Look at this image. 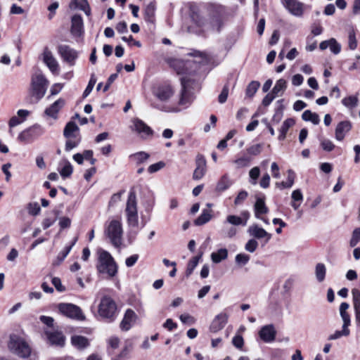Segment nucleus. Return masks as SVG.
Wrapping results in <instances>:
<instances>
[{
  "label": "nucleus",
  "mask_w": 360,
  "mask_h": 360,
  "mask_svg": "<svg viewBox=\"0 0 360 360\" xmlns=\"http://www.w3.org/2000/svg\"><path fill=\"white\" fill-rule=\"evenodd\" d=\"M357 40L354 30H351L348 33V47L350 50H355L357 48Z\"/></svg>",
  "instance_id": "864d4df0"
},
{
  "label": "nucleus",
  "mask_w": 360,
  "mask_h": 360,
  "mask_svg": "<svg viewBox=\"0 0 360 360\" xmlns=\"http://www.w3.org/2000/svg\"><path fill=\"white\" fill-rule=\"evenodd\" d=\"M259 336L262 341L270 343L275 340L276 330L273 324L264 326L259 331Z\"/></svg>",
  "instance_id": "2eb2a0df"
},
{
  "label": "nucleus",
  "mask_w": 360,
  "mask_h": 360,
  "mask_svg": "<svg viewBox=\"0 0 360 360\" xmlns=\"http://www.w3.org/2000/svg\"><path fill=\"white\" fill-rule=\"evenodd\" d=\"M129 158L137 165L146 162L149 158V154L146 152H138L129 155Z\"/></svg>",
  "instance_id": "c9c22d12"
},
{
  "label": "nucleus",
  "mask_w": 360,
  "mask_h": 360,
  "mask_svg": "<svg viewBox=\"0 0 360 360\" xmlns=\"http://www.w3.org/2000/svg\"><path fill=\"white\" fill-rule=\"evenodd\" d=\"M8 348L11 352L20 358L29 357L32 352L30 345L25 340L15 334L10 335Z\"/></svg>",
  "instance_id": "7ed1b4c3"
},
{
  "label": "nucleus",
  "mask_w": 360,
  "mask_h": 360,
  "mask_svg": "<svg viewBox=\"0 0 360 360\" xmlns=\"http://www.w3.org/2000/svg\"><path fill=\"white\" fill-rule=\"evenodd\" d=\"M294 124H295V121L293 119H291V118L287 119L283 122V123L279 130L280 131V134L278 136L279 140L281 141L285 138L286 134H287L289 128L291 127L292 126H293Z\"/></svg>",
  "instance_id": "f704fd0d"
},
{
  "label": "nucleus",
  "mask_w": 360,
  "mask_h": 360,
  "mask_svg": "<svg viewBox=\"0 0 360 360\" xmlns=\"http://www.w3.org/2000/svg\"><path fill=\"white\" fill-rule=\"evenodd\" d=\"M252 161V158L248 155H243L234 160L238 168L248 167Z\"/></svg>",
  "instance_id": "a18cd8bd"
},
{
  "label": "nucleus",
  "mask_w": 360,
  "mask_h": 360,
  "mask_svg": "<svg viewBox=\"0 0 360 360\" xmlns=\"http://www.w3.org/2000/svg\"><path fill=\"white\" fill-rule=\"evenodd\" d=\"M228 257V251L226 248L219 249L216 252H212L211 255V259L214 263H219L224 259H226Z\"/></svg>",
  "instance_id": "e433bc0d"
},
{
  "label": "nucleus",
  "mask_w": 360,
  "mask_h": 360,
  "mask_svg": "<svg viewBox=\"0 0 360 360\" xmlns=\"http://www.w3.org/2000/svg\"><path fill=\"white\" fill-rule=\"evenodd\" d=\"M329 48L334 54H338L341 51L340 44L334 38L330 39Z\"/></svg>",
  "instance_id": "680f3d73"
},
{
  "label": "nucleus",
  "mask_w": 360,
  "mask_h": 360,
  "mask_svg": "<svg viewBox=\"0 0 360 360\" xmlns=\"http://www.w3.org/2000/svg\"><path fill=\"white\" fill-rule=\"evenodd\" d=\"M258 247V243L255 239L249 240L245 244V249L249 252H254Z\"/></svg>",
  "instance_id": "0e129e2a"
},
{
  "label": "nucleus",
  "mask_w": 360,
  "mask_h": 360,
  "mask_svg": "<svg viewBox=\"0 0 360 360\" xmlns=\"http://www.w3.org/2000/svg\"><path fill=\"white\" fill-rule=\"evenodd\" d=\"M137 316L135 312L130 309H128L124 315V318L120 323V328L122 330H129L132 325L135 323Z\"/></svg>",
  "instance_id": "412c9836"
},
{
  "label": "nucleus",
  "mask_w": 360,
  "mask_h": 360,
  "mask_svg": "<svg viewBox=\"0 0 360 360\" xmlns=\"http://www.w3.org/2000/svg\"><path fill=\"white\" fill-rule=\"evenodd\" d=\"M212 210L204 209L201 214L194 221L196 226H201L207 223L212 219Z\"/></svg>",
  "instance_id": "7c9ffc66"
},
{
  "label": "nucleus",
  "mask_w": 360,
  "mask_h": 360,
  "mask_svg": "<svg viewBox=\"0 0 360 360\" xmlns=\"http://www.w3.org/2000/svg\"><path fill=\"white\" fill-rule=\"evenodd\" d=\"M165 166V162L160 161L157 163L153 164L150 165L148 168V172L150 174L155 173L161 169H162Z\"/></svg>",
  "instance_id": "69168bd1"
},
{
  "label": "nucleus",
  "mask_w": 360,
  "mask_h": 360,
  "mask_svg": "<svg viewBox=\"0 0 360 360\" xmlns=\"http://www.w3.org/2000/svg\"><path fill=\"white\" fill-rule=\"evenodd\" d=\"M58 309L59 312L70 319H76L78 321L85 320L81 308L75 304L71 303H60L58 304Z\"/></svg>",
  "instance_id": "6e6552de"
},
{
  "label": "nucleus",
  "mask_w": 360,
  "mask_h": 360,
  "mask_svg": "<svg viewBox=\"0 0 360 360\" xmlns=\"http://www.w3.org/2000/svg\"><path fill=\"white\" fill-rule=\"evenodd\" d=\"M66 139L67 141L65 142V150L67 152H69L73 148L77 147L81 141L80 136L69 137Z\"/></svg>",
  "instance_id": "a19ab883"
},
{
  "label": "nucleus",
  "mask_w": 360,
  "mask_h": 360,
  "mask_svg": "<svg viewBox=\"0 0 360 360\" xmlns=\"http://www.w3.org/2000/svg\"><path fill=\"white\" fill-rule=\"evenodd\" d=\"M46 337L53 345L63 347L65 342V338L61 332L59 331H46Z\"/></svg>",
  "instance_id": "4be33fe9"
},
{
  "label": "nucleus",
  "mask_w": 360,
  "mask_h": 360,
  "mask_svg": "<svg viewBox=\"0 0 360 360\" xmlns=\"http://www.w3.org/2000/svg\"><path fill=\"white\" fill-rule=\"evenodd\" d=\"M153 94L160 102H167L174 95V90L169 85H162L155 88Z\"/></svg>",
  "instance_id": "4468645a"
},
{
  "label": "nucleus",
  "mask_w": 360,
  "mask_h": 360,
  "mask_svg": "<svg viewBox=\"0 0 360 360\" xmlns=\"http://www.w3.org/2000/svg\"><path fill=\"white\" fill-rule=\"evenodd\" d=\"M319 140L320 141L321 147L325 151L330 152L335 147V144L330 139L319 137Z\"/></svg>",
  "instance_id": "49530a36"
},
{
  "label": "nucleus",
  "mask_w": 360,
  "mask_h": 360,
  "mask_svg": "<svg viewBox=\"0 0 360 360\" xmlns=\"http://www.w3.org/2000/svg\"><path fill=\"white\" fill-rule=\"evenodd\" d=\"M79 127L74 122H69L65 127L63 135L65 138L80 136Z\"/></svg>",
  "instance_id": "bb28decb"
},
{
  "label": "nucleus",
  "mask_w": 360,
  "mask_h": 360,
  "mask_svg": "<svg viewBox=\"0 0 360 360\" xmlns=\"http://www.w3.org/2000/svg\"><path fill=\"white\" fill-rule=\"evenodd\" d=\"M155 6L153 3L147 5L145 9V19L148 22H152L155 15Z\"/></svg>",
  "instance_id": "8fccbe9b"
},
{
  "label": "nucleus",
  "mask_w": 360,
  "mask_h": 360,
  "mask_svg": "<svg viewBox=\"0 0 360 360\" xmlns=\"http://www.w3.org/2000/svg\"><path fill=\"white\" fill-rule=\"evenodd\" d=\"M98 313L102 319L107 321H113L117 315V304L110 297L104 296L101 300Z\"/></svg>",
  "instance_id": "423d86ee"
},
{
  "label": "nucleus",
  "mask_w": 360,
  "mask_h": 360,
  "mask_svg": "<svg viewBox=\"0 0 360 360\" xmlns=\"http://www.w3.org/2000/svg\"><path fill=\"white\" fill-rule=\"evenodd\" d=\"M228 315L225 313H220L217 315L211 323L210 330L212 333L221 330L226 324Z\"/></svg>",
  "instance_id": "6ab92c4d"
},
{
  "label": "nucleus",
  "mask_w": 360,
  "mask_h": 360,
  "mask_svg": "<svg viewBox=\"0 0 360 360\" xmlns=\"http://www.w3.org/2000/svg\"><path fill=\"white\" fill-rule=\"evenodd\" d=\"M27 210L30 214L36 216L40 212L41 208L37 202H30L28 204Z\"/></svg>",
  "instance_id": "6e6d98bb"
},
{
  "label": "nucleus",
  "mask_w": 360,
  "mask_h": 360,
  "mask_svg": "<svg viewBox=\"0 0 360 360\" xmlns=\"http://www.w3.org/2000/svg\"><path fill=\"white\" fill-rule=\"evenodd\" d=\"M124 211L128 226L137 227L139 225L137 200L136 193L134 191H130L128 194Z\"/></svg>",
  "instance_id": "39448f33"
},
{
  "label": "nucleus",
  "mask_w": 360,
  "mask_h": 360,
  "mask_svg": "<svg viewBox=\"0 0 360 360\" xmlns=\"http://www.w3.org/2000/svg\"><path fill=\"white\" fill-rule=\"evenodd\" d=\"M260 174V169L258 167H254L249 172L250 183L252 185H256L257 179Z\"/></svg>",
  "instance_id": "5fc2aeb1"
},
{
  "label": "nucleus",
  "mask_w": 360,
  "mask_h": 360,
  "mask_svg": "<svg viewBox=\"0 0 360 360\" xmlns=\"http://www.w3.org/2000/svg\"><path fill=\"white\" fill-rule=\"evenodd\" d=\"M187 80L185 77H182L181 79V98L179 99V103L181 105L187 106L188 103H190V99L188 96L187 92H186V88H187Z\"/></svg>",
  "instance_id": "c756f323"
},
{
  "label": "nucleus",
  "mask_w": 360,
  "mask_h": 360,
  "mask_svg": "<svg viewBox=\"0 0 360 360\" xmlns=\"http://www.w3.org/2000/svg\"><path fill=\"white\" fill-rule=\"evenodd\" d=\"M302 117L304 121L311 122L314 124H318L320 122L318 114L312 112L309 110H305L302 113Z\"/></svg>",
  "instance_id": "4c0bfd02"
},
{
  "label": "nucleus",
  "mask_w": 360,
  "mask_h": 360,
  "mask_svg": "<svg viewBox=\"0 0 360 360\" xmlns=\"http://www.w3.org/2000/svg\"><path fill=\"white\" fill-rule=\"evenodd\" d=\"M44 133V130L40 125L34 124L21 131L18 136V140L23 143H29Z\"/></svg>",
  "instance_id": "9d476101"
},
{
  "label": "nucleus",
  "mask_w": 360,
  "mask_h": 360,
  "mask_svg": "<svg viewBox=\"0 0 360 360\" xmlns=\"http://www.w3.org/2000/svg\"><path fill=\"white\" fill-rule=\"evenodd\" d=\"M105 235L109 238L111 243L116 248H119L122 241L123 229L120 220L112 219L106 224Z\"/></svg>",
  "instance_id": "20e7f679"
},
{
  "label": "nucleus",
  "mask_w": 360,
  "mask_h": 360,
  "mask_svg": "<svg viewBox=\"0 0 360 360\" xmlns=\"http://www.w3.org/2000/svg\"><path fill=\"white\" fill-rule=\"evenodd\" d=\"M260 84L257 81H252L246 89V95L249 97H252L257 89H259Z\"/></svg>",
  "instance_id": "603ef678"
},
{
  "label": "nucleus",
  "mask_w": 360,
  "mask_h": 360,
  "mask_svg": "<svg viewBox=\"0 0 360 360\" xmlns=\"http://www.w3.org/2000/svg\"><path fill=\"white\" fill-rule=\"evenodd\" d=\"M194 58L192 60H181L175 58H167L166 63L178 75L190 74L195 72L198 67L206 65L210 61V57L204 52L194 51L188 53Z\"/></svg>",
  "instance_id": "f257e3e1"
},
{
  "label": "nucleus",
  "mask_w": 360,
  "mask_h": 360,
  "mask_svg": "<svg viewBox=\"0 0 360 360\" xmlns=\"http://www.w3.org/2000/svg\"><path fill=\"white\" fill-rule=\"evenodd\" d=\"M76 242L77 238H75L70 245L65 246L64 249L59 252L57 258L60 262H62L65 259V258L71 251L72 247L75 245Z\"/></svg>",
  "instance_id": "3c124183"
},
{
  "label": "nucleus",
  "mask_w": 360,
  "mask_h": 360,
  "mask_svg": "<svg viewBox=\"0 0 360 360\" xmlns=\"http://www.w3.org/2000/svg\"><path fill=\"white\" fill-rule=\"evenodd\" d=\"M98 262L96 269L98 274L104 276L105 278H113L118 272V266L112 255L106 250L98 251Z\"/></svg>",
  "instance_id": "f03ea898"
},
{
  "label": "nucleus",
  "mask_w": 360,
  "mask_h": 360,
  "mask_svg": "<svg viewBox=\"0 0 360 360\" xmlns=\"http://www.w3.org/2000/svg\"><path fill=\"white\" fill-rule=\"evenodd\" d=\"M352 125L349 121H342L338 123L335 131L336 140L340 141H342L346 134L350 131Z\"/></svg>",
  "instance_id": "5701e85b"
},
{
  "label": "nucleus",
  "mask_w": 360,
  "mask_h": 360,
  "mask_svg": "<svg viewBox=\"0 0 360 360\" xmlns=\"http://www.w3.org/2000/svg\"><path fill=\"white\" fill-rule=\"evenodd\" d=\"M120 345V339L117 337H110L108 340V352L112 354Z\"/></svg>",
  "instance_id": "09e8293b"
},
{
  "label": "nucleus",
  "mask_w": 360,
  "mask_h": 360,
  "mask_svg": "<svg viewBox=\"0 0 360 360\" xmlns=\"http://www.w3.org/2000/svg\"><path fill=\"white\" fill-rule=\"evenodd\" d=\"M255 216L257 219L262 220L266 224H269V221L266 218L262 217V214L269 212L268 207L265 205L264 198H258L254 205Z\"/></svg>",
  "instance_id": "f3484780"
},
{
  "label": "nucleus",
  "mask_w": 360,
  "mask_h": 360,
  "mask_svg": "<svg viewBox=\"0 0 360 360\" xmlns=\"http://www.w3.org/2000/svg\"><path fill=\"white\" fill-rule=\"evenodd\" d=\"M206 172V160L205 158L198 155L196 158V167L193 174V179L195 180L201 179Z\"/></svg>",
  "instance_id": "aec40b11"
},
{
  "label": "nucleus",
  "mask_w": 360,
  "mask_h": 360,
  "mask_svg": "<svg viewBox=\"0 0 360 360\" xmlns=\"http://www.w3.org/2000/svg\"><path fill=\"white\" fill-rule=\"evenodd\" d=\"M287 88V82L284 79L276 81L271 93L276 96H281Z\"/></svg>",
  "instance_id": "c85d7f7f"
},
{
  "label": "nucleus",
  "mask_w": 360,
  "mask_h": 360,
  "mask_svg": "<svg viewBox=\"0 0 360 360\" xmlns=\"http://www.w3.org/2000/svg\"><path fill=\"white\" fill-rule=\"evenodd\" d=\"M191 24L187 27V31L190 33L200 34L207 30V24L200 13L192 10L190 15Z\"/></svg>",
  "instance_id": "1a4fd4ad"
},
{
  "label": "nucleus",
  "mask_w": 360,
  "mask_h": 360,
  "mask_svg": "<svg viewBox=\"0 0 360 360\" xmlns=\"http://www.w3.org/2000/svg\"><path fill=\"white\" fill-rule=\"evenodd\" d=\"M248 232L250 236L255 238H265L266 243H267L271 238V234L266 231L264 229L259 227L257 224L251 225L248 228Z\"/></svg>",
  "instance_id": "a211bd4d"
},
{
  "label": "nucleus",
  "mask_w": 360,
  "mask_h": 360,
  "mask_svg": "<svg viewBox=\"0 0 360 360\" xmlns=\"http://www.w3.org/2000/svg\"><path fill=\"white\" fill-rule=\"evenodd\" d=\"M96 82V79L95 78V76L93 75H91V79L89 82V84L83 93L84 97H86L89 95V94L91 92Z\"/></svg>",
  "instance_id": "bf43d9fd"
},
{
  "label": "nucleus",
  "mask_w": 360,
  "mask_h": 360,
  "mask_svg": "<svg viewBox=\"0 0 360 360\" xmlns=\"http://www.w3.org/2000/svg\"><path fill=\"white\" fill-rule=\"evenodd\" d=\"M72 4L75 8L83 11L86 15H90L91 9L87 0H72Z\"/></svg>",
  "instance_id": "ea45409f"
},
{
  "label": "nucleus",
  "mask_w": 360,
  "mask_h": 360,
  "mask_svg": "<svg viewBox=\"0 0 360 360\" xmlns=\"http://www.w3.org/2000/svg\"><path fill=\"white\" fill-rule=\"evenodd\" d=\"M58 53L63 61L71 66L75 64V61L78 58L77 51L65 44L59 45L58 46Z\"/></svg>",
  "instance_id": "9b49d317"
},
{
  "label": "nucleus",
  "mask_w": 360,
  "mask_h": 360,
  "mask_svg": "<svg viewBox=\"0 0 360 360\" xmlns=\"http://www.w3.org/2000/svg\"><path fill=\"white\" fill-rule=\"evenodd\" d=\"M72 345L78 349H83L89 345V340L82 335H73L71 338Z\"/></svg>",
  "instance_id": "cd10ccee"
},
{
  "label": "nucleus",
  "mask_w": 360,
  "mask_h": 360,
  "mask_svg": "<svg viewBox=\"0 0 360 360\" xmlns=\"http://www.w3.org/2000/svg\"><path fill=\"white\" fill-rule=\"evenodd\" d=\"M65 100L59 98L45 110V114L53 119L58 118V113L65 105Z\"/></svg>",
  "instance_id": "b1692460"
},
{
  "label": "nucleus",
  "mask_w": 360,
  "mask_h": 360,
  "mask_svg": "<svg viewBox=\"0 0 360 360\" xmlns=\"http://www.w3.org/2000/svg\"><path fill=\"white\" fill-rule=\"evenodd\" d=\"M326 267L323 263H318L315 266V276L318 282L322 283L326 278Z\"/></svg>",
  "instance_id": "473e14b6"
},
{
  "label": "nucleus",
  "mask_w": 360,
  "mask_h": 360,
  "mask_svg": "<svg viewBox=\"0 0 360 360\" xmlns=\"http://www.w3.org/2000/svg\"><path fill=\"white\" fill-rule=\"evenodd\" d=\"M352 294L355 312V323L357 326H360V291L354 288L352 290Z\"/></svg>",
  "instance_id": "393cba45"
},
{
  "label": "nucleus",
  "mask_w": 360,
  "mask_h": 360,
  "mask_svg": "<svg viewBox=\"0 0 360 360\" xmlns=\"http://www.w3.org/2000/svg\"><path fill=\"white\" fill-rule=\"evenodd\" d=\"M358 98L356 96H350L342 100V103L347 108H353L358 104Z\"/></svg>",
  "instance_id": "de8ad7c7"
},
{
  "label": "nucleus",
  "mask_w": 360,
  "mask_h": 360,
  "mask_svg": "<svg viewBox=\"0 0 360 360\" xmlns=\"http://www.w3.org/2000/svg\"><path fill=\"white\" fill-rule=\"evenodd\" d=\"M61 164L63 165L61 169L59 171L60 175L63 178H66L70 176L73 171L72 166L68 160H64L62 161Z\"/></svg>",
  "instance_id": "79ce46f5"
},
{
  "label": "nucleus",
  "mask_w": 360,
  "mask_h": 360,
  "mask_svg": "<svg viewBox=\"0 0 360 360\" xmlns=\"http://www.w3.org/2000/svg\"><path fill=\"white\" fill-rule=\"evenodd\" d=\"M135 130L141 134L142 137H146L152 134V129L141 120L138 118L133 120Z\"/></svg>",
  "instance_id": "a878e982"
},
{
  "label": "nucleus",
  "mask_w": 360,
  "mask_h": 360,
  "mask_svg": "<svg viewBox=\"0 0 360 360\" xmlns=\"http://www.w3.org/2000/svg\"><path fill=\"white\" fill-rule=\"evenodd\" d=\"M226 224H230L233 226L240 225L245 226L247 224V219L243 220L240 217L230 214L226 217V220L224 221V225H226Z\"/></svg>",
  "instance_id": "2f4dec72"
},
{
  "label": "nucleus",
  "mask_w": 360,
  "mask_h": 360,
  "mask_svg": "<svg viewBox=\"0 0 360 360\" xmlns=\"http://www.w3.org/2000/svg\"><path fill=\"white\" fill-rule=\"evenodd\" d=\"M222 233L225 236L232 238L236 234L237 229L234 226H227L224 225Z\"/></svg>",
  "instance_id": "4d7b16f0"
},
{
  "label": "nucleus",
  "mask_w": 360,
  "mask_h": 360,
  "mask_svg": "<svg viewBox=\"0 0 360 360\" xmlns=\"http://www.w3.org/2000/svg\"><path fill=\"white\" fill-rule=\"evenodd\" d=\"M282 5L292 15L300 17L304 13V4L297 0H281Z\"/></svg>",
  "instance_id": "f8f14e48"
},
{
  "label": "nucleus",
  "mask_w": 360,
  "mask_h": 360,
  "mask_svg": "<svg viewBox=\"0 0 360 360\" xmlns=\"http://www.w3.org/2000/svg\"><path fill=\"white\" fill-rule=\"evenodd\" d=\"M202 257V254L198 256L193 257L188 263L186 274V276H189L192 274L193 270L197 266L200 259Z\"/></svg>",
  "instance_id": "c03bdc74"
},
{
  "label": "nucleus",
  "mask_w": 360,
  "mask_h": 360,
  "mask_svg": "<svg viewBox=\"0 0 360 360\" xmlns=\"http://www.w3.org/2000/svg\"><path fill=\"white\" fill-rule=\"evenodd\" d=\"M231 185V181L227 175H224L221 177L216 186V191L222 192L228 189Z\"/></svg>",
  "instance_id": "72a5a7b5"
},
{
  "label": "nucleus",
  "mask_w": 360,
  "mask_h": 360,
  "mask_svg": "<svg viewBox=\"0 0 360 360\" xmlns=\"http://www.w3.org/2000/svg\"><path fill=\"white\" fill-rule=\"evenodd\" d=\"M84 22L80 15H74L71 18L70 32L75 37H80L84 34Z\"/></svg>",
  "instance_id": "dca6fc26"
},
{
  "label": "nucleus",
  "mask_w": 360,
  "mask_h": 360,
  "mask_svg": "<svg viewBox=\"0 0 360 360\" xmlns=\"http://www.w3.org/2000/svg\"><path fill=\"white\" fill-rule=\"evenodd\" d=\"M233 345L238 349H242L244 345V340L240 335H236L232 339Z\"/></svg>",
  "instance_id": "338daca9"
},
{
  "label": "nucleus",
  "mask_w": 360,
  "mask_h": 360,
  "mask_svg": "<svg viewBox=\"0 0 360 360\" xmlns=\"http://www.w3.org/2000/svg\"><path fill=\"white\" fill-rule=\"evenodd\" d=\"M349 330H347V333L345 332V328H342V330H336L333 334L328 336V340H333L340 338L342 336H348L349 335Z\"/></svg>",
  "instance_id": "13d9d810"
},
{
  "label": "nucleus",
  "mask_w": 360,
  "mask_h": 360,
  "mask_svg": "<svg viewBox=\"0 0 360 360\" xmlns=\"http://www.w3.org/2000/svg\"><path fill=\"white\" fill-rule=\"evenodd\" d=\"M340 314V316L343 321L342 328H345V332L347 333V330H349L348 327L351 323L350 316L347 312H344V313L342 312Z\"/></svg>",
  "instance_id": "052dcab7"
},
{
  "label": "nucleus",
  "mask_w": 360,
  "mask_h": 360,
  "mask_svg": "<svg viewBox=\"0 0 360 360\" xmlns=\"http://www.w3.org/2000/svg\"><path fill=\"white\" fill-rule=\"evenodd\" d=\"M223 25L222 20L219 16H214L211 18L207 26V30L211 29L212 30L219 31Z\"/></svg>",
  "instance_id": "37998d69"
},
{
  "label": "nucleus",
  "mask_w": 360,
  "mask_h": 360,
  "mask_svg": "<svg viewBox=\"0 0 360 360\" xmlns=\"http://www.w3.org/2000/svg\"><path fill=\"white\" fill-rule=\"evenodd\" d=\"M229 95V86L224 85L221 94L219 95L218 101L220 103H224L226 101Z\"/></svg>",
  "instance_id": "774afa93"
},
{
  "label": "nucleus",
  "mask_w": 360,
  "mask_h": 360,
  "mask_svg": "<svg viewBox=\"0 0 360 360\" xmlns=\"http://www.w3.org/2000/svg\"><path fill=\"white\" fill-rule=\"evenodd\" d=\"M288 180L281 183H276V186L281 188H291L295 181V173L292 170L288 171Z\"/></svg>",
  "instance_id": "58836bf2"
},
{
  "label": "nucleus",
  "mask_w": 360,
  "mask_h": 360,
  "mask_svg": "<svg viewBox=\"0 0 360 360\" xmlns=\"http://www.w3.org/2000/svg\"><path fill=\"white\" fill-rule=\"evenodd\" d=\"M49 82L41 72H37L32 77L31 92L37 99L41 98L46 91Z\"/></svg>",
  "instance_id": "0eeeda50"
},
{
  "label": "nucleus",
  "mask_w": 360,
  "mask_h": 360,
  "mask_svg": "<svg viewBox=\"0 0 360 360\" xmlns=\"http://www.w3.org/2000/svg\"><path fill=\"white\" fill-rule=\"evenodd\" d=\"M42 56L43 61L49 68V70L54 75H58L60 71L59 64L53 53L48 48H45Z\"/></svg>",
  "instance_id": "ddd939ff"
},
{
  "label": "nucleus",
  "mask_w": 360,
  "mask_h": 360,
  "mask_svg": "<svg viewBox=\"0 0 360 360\" xmlns=\"http://www.w3.org/2000/svg\"><path fill=\"white\" fill-rule=\"evenodd\" d=\"M179 319L183 323L193 325L195 323V319L188 314L180 315Z\"/></svg>",
  "instance_id": "e2e57ef3"
}]
</instances>
